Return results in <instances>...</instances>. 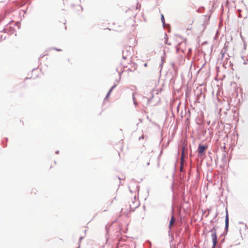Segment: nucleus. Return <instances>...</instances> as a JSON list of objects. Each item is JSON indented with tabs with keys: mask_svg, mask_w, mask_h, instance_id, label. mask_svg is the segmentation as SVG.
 <instances>
[{
	"mask_svg": "<svg viewBox=\"0 0 248 248\" xmlns=\"http://www.w3.org/2000/svg\"><path fill=\"white\" fill-rule=\"evenodd\" d=\"M210 232H212L211 238L213 241V248H215L217 243V230L213 228Z\"/></svg>",
	"mask_w": 248,
	"mask_h": 248,
	"instance_id": "nucleus-1",
	"label": "nucleus"
},
{
	"mask_svg": "<svg viewBox=\"0 0 248 248\" xmlns=\"http://www.w3.org/2000/svg\"><path fill=\"white\" fill-rule=\"evenodd\" d=\"M207 149V146L202 145L201 144H200L198 147V154L199 155L202 156L204 151Z\"/></svg>",
	"mask_w": 248,
	"mask_h": 248,
	"instance_id": "nucleus-2",
	"label": "nucleus"
},
{
	"mask_svg": "<svg viewBox=\"0 0 248 248\" xmlns=\"http://www.w3.org/2000/svg\"><path fill=\"white\" fill-rule=\"evenodd\" d=\"M229 226V215L228 211L226 210V215L225 217V228L227 230Z\"/></svg>",
	"mask_w": 248,
	"mask_h": 248,
	"instance_id": "nucleus-3",
	"label": "nucleus"
},
{
	"mask_svg": "<svg viewBox=\"0 0 248 248\" xmlns=\"http://www.w3.org/2000/svg\"><path fill=\"white\" fill-rule=\"evenodd\" d=\"M175 221V218L174 215H172L171 217V218H170V221L169 227L170 228L174 224Z\"/></svg>",
	"mask_w": 248,
	"mask_h": 248,
	"instance_id": "nucleus-4",
	"label": "nucleus"
},
{
	"mask_svg": "<svg viewBox=\"0 0 248 248\" xmlns=\"http://www.w3.org/2000/svg\"><path fill=\"white\" fill-rule=\"evenodd\" d=\"M184 149H185V147H183V151H182L181 157V165H182V164L183 163L184 159Z\"/></svg>",
	"mask_w": 248,
	"mask_h": 248,
	"instance_id": "nucleus-5",
	"label": "nucleus"
},
{
	"mask_svg": "<svg viewBox=\"0 0 248 248\" xmlns=\"http://www.w3.org/2000/svg\"><path fill=\"white\" fill-rule=\"evenodd\" d=\"M161 20H162V22L164 23H165V19H164V16L163 15H161Z\"/></svg>",
	"mask_w": 248,
	"mask_h": 248,
	"instance_id": "nucleus-6",
	"label": "nucleus"
},
{
	"mask_svg": "<svg viewBox=\"0 0 248 248\" xmlns=\"http://www.w3.org/2000/svg\"><path fill=\"white\" fill-rule=\"evenodd\" d=\"M114 88V87H112L109 91L108 93V94L107 95V96H108L110 93L111 92V91L112 90L113 88Z\"/></svg>",
	"mask_w": 248,
	"mask_h": 248,
	"instance_id": "nucleus-7",
	"label": "nucleus"
},
{
	"mask_svg": "<svg viewBox=\"0 0 248 248\" xmlns=\"http://www.w3.org/2000/svg\"><path fill=\"white\" fill-rule=\"evenodd\" d=\"M64 29H66V26L64 25Z\"/></svg>",
	"mask_w": 248,
	"mask_h": 248,
	"instance_id": "nucleus-8",
	"label": "nucleus"
},
{
	"mask_svg": "<svg viewBox=\"0 0 248 248\" xmlns=\"http://www.w3.org/2000/svg\"><path fill=\"white\" fill-rule=\"evenodd\" d=\"M58 51H61V49H57Z\"/></svg>",
	"mask_w": 248,
	"mask_h": 248,
	"instance_id": "nucleus-9",
	"label": "nucleus"
}]
</instances>
